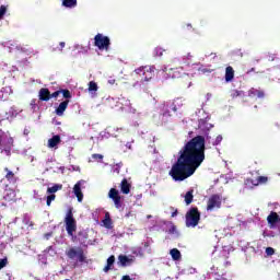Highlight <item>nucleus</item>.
Masks as SVG:
<instances>
[{"label": "nucleus", "mask_w": 280, "mask_h": 280, "mask_svg": "<svg viewBox=\"0 0 280 280\" xmlns=\"http://www.w3.org/2000/svg\"><path fill=\"white\" fill-rule=\"evenodd\" d=\"M118 261L122 266V268H126V266H130L132 264V258H128L126 255H119L118 256Z\"/></svg>", "instance_id": "nucleus-20"}, {"label": "nucleus", "mask_w": 280, "mask_h": 280, "mask_svg": "<svg viewBox=\"0 0 280 280\" xmlns=\"http://www.w3.org/2000/svg\"><path fill=\"white\" fill-rule=\"evenodd\" d=\"M63 222L71 241L79 243L80 246H86L89 242V232H86V230L79 231L77 235L73 234L78 231V221H75V218L73 217V208L68 209Z\"/></svg>", "instance_id": "nucleus-2"}, {"label": "nucleus", "mask_w": 280, "mask_h": 280, "mask_svg": "<svg viewBox=\"0 0 280 280\" xmlns=\"http://www.w3.org/2000/svg\"><path fill=\"white\" fill-rule=\"evenodd\" d=\"M88 49H91V46H89Z\"/></svg>", "instance_id": "nucleus-49"}, {"label": "nucleus", "mask_w": 280, "mask_h": 280, "mask_svg": "<svg viewBox=\"0 0 280 280\" xmlns=\"http://www.w3.org/2000/svg\"><path fill=\"white\" fill-rule=\"evenodd\" d=\"M108 198H110V200H113L114 206L117 209H121V207H124V202L121 201L122 197H121V195H119V190H117L116 188H112L109 190Z\"/></svg>", "instance_id": "nucleus-9"}, {"label": "nucleus", "mask_w": 280, "mask_h": 280, "mask_svg": "<svg viewBox=\"0 0 280 280\" xmlns=\"http://www.w3.org/2000/svg\"><path fill=\"white\" fill-rule=\"evenodd\" d=\"M248 96L249 97H258L259 100H264V97H266V92H264V90H257L255 88H252L248 91Z\"/></svg>", "instance_id": "nucleus-13"}, {"label": "nucleus", "mask_w": 280, "mask_h": 280, "mask_svg": "<svg viewBox=\"0 0 280 280\" xmlns=\"http://www.w3.org/2000/svg\"><path fill=\"white\" fill-rule=\"evenodd\" d=\"M266 255L268 257H272V255H275V248L272 247H267L266 250H265Z\"/></svg>", "instance_id": "nucleus-37"}, {"label": "nucleus", "mask_w": 280, "mask_h": 280, "mask_svg": "<svg viewBox=\"0 0 280 280\" xmlns=\"http://www.w3.org/2000/svg\"><path fill=\"white\" fill-rule=\"evenodd\" d=\"M59 45H60V47H61V49H65V42H61V43H59Z\"/></svg>", "instance_id": "nucleus-45"}, {"label": "nucleus", "mask_w": 280, "mask_h": 280, "mask_svg": "<svg viewBox=\"0 0 280 280\" xmlns=\"http://www.w3.org/2000/svg\"><path fill=\"white\" fill-rule=\"evenodd\" d=\"M187 58H188V60H191V58H194V57L191 56V54H188Z\"/></svg>", "instance_id": "nucleus-46"}, {"label": "nucleus", "mask_w": 280, "mask_h": 280, "mask_svg": "<svg viewBox=\"0 0 280 280\" xmlns=\"http://www.w3.org/2000/svg\"><path fill=\"white\" fill-rule=\"evenodd\" d=\"M115 82H116L115 79L108 80V84H115Z\"/></svg>", "instance_id": "nucleus-44"}, {"label": "nucleus", "mask_w": 280, "mask_h": 280, "mask_svg": "<svg viewBox=\"0 0 280 280\" xmlns=\"http://www.w3.org/2000/svg\"><path fill=\"white\" fill-rule=\"evenodd\" d=\"M60 93H62L61 90L55 91L52 94H50V100H51V97H58V95H60Z\"/></svg>", "instance_id": "nucleus-40"}, {"label": "nucleus", "mask_w": 280, "mask_h": 280, "mask_svg": "<svg viewBox=\"0 0 280 280\" xmlns=\"http://www.w3.org/2000/svg\"><path fill=\"white\" fill-rule=\"evenodd\" d=\"M132 185L128 182L127 178H124L120 183V191L121 194H125L126 196H128V194H130V189H131Z\"/></svg>", "instance_id": "nucleus-15"}, {"label": "nucleus", "mask_w": 280, "mask_h": 280, "mask_svg": "<svg viewBox=\"0 0 280 280\" xmlns=\"http://www.w3.org/2000/svg\"><path fill=\"white\" fill-rule=\"evenodd\" d=\"M170 106L168 105H163V113H162V115H163V117H172V115L170 114Z\"/></svg>", "instance_id": "nucleus-31"}, {"label": "nucleus", "mask_w": 280, "mask_h": 280, "mask_svg": "<svg viewBox=\"0 0 280 280\" xmlns=\"http://www.w3.org/2000/svg\"><path fill=\"white\" fill-rule=\"evenodd\" d=\"M269 60H271V61L275 60V56H272V57L269 56Z\"/></svg>", "instance_id": "nucleus-47"}, {"label": "nucleus", "mask_w": 280, "mask_h": 280, "mask_svg": "<svg viewBox=\"0 0 280 280\" xmlns=\"http://www.w3.org/2000/svg\"><path fill=\"white\" fill-rule=\"evenodd\" d=\"M60 189H62V185L61 184H55L51 187L47 188V194H56V191H60Z\"/></svg>", "instance_id": "nucleus-27"}, {"label": "nucleus", "mask_w": 280, "mask_h": 280, "mask_svg": "<svg viewBox=\"0 0 280 280\" xmlns=\"http://www.w3.org/2000/svg\"><path fill=\"white\" fill-rule=\"evenodd\" d=\"M121 280H132V279L130 278V276L126 275V276H122Z\"/></svg>", "instance_id": "nucleus-42"}, {"label": "nucleus", "mask_w": 280, "mask_h": 280, "mask_svg": "<svg viewBox=\"0 0 280 280\" xmlns=\"http://www.w3.org/2000/svg\"><path fill=\"white\" fill-rule=\"evenodd\" d=\"M61 93H62L65 100H71V97H72L71 91H69V90H61Z\"/></svg>", "instance_id": "nucleus-33"}, {"label": "nucleus", "mask_w": 280, "mask_h": 280, "mask_svg": "<svg viewBox=\"0 0 280 280\" xmlns=\"http://www.w3.org/2000/svg\"><path fill=\"white\" fill-rule=\"evenodd\" d=\"M205 150H207L205 136H196L186 142L168 172L173 180L183 182L194 176L196 170L205 163Z\"/></svg>", "instance_id": "nucleus-1"}, {"label": "nucleus", "mask_w": 280, "mask_h": 280, "mask_svg": "<svg viewBox=\"0 0 280 280\" xmlns=\"http://www.w3.org/2000/svg\"><path fill=\"white\" fill-rule=\"evenodd\" d=\"M38 97L40 102H49L51 100V92H49V89L47 88H42Z\"/></svg>", "instance_id": "nucleus-11"}, {"label": "nucleus", "mask_w": 280, "mask_h": 280, "mask_svg": "<svg viewBox=\"0 0 280 280\" xmlns=\"http://www.w3.org/2000/svg\"><path fill=\"white\" fill-rule=\"evenodd\" d=\"M61 5L63 8L73 9L78 7V0H61Z\"/></svg>", "instance_id": "nucleus-21"}, {"label": "nucleus", "mask_w": 280, "mask_h": 280, "mask_svg": "<svg viewBox=\"0 0 280 280\" xmlns=\"http://www.w3.org/2000/svg\"><path fill=\"white\" fill-rule=\"evenodd\" d=\"M215 280H233V275L222 273L217 276Z\"/></svg>", "instance_id": "nucleus-29"}, {"label": "nucleus", "mask_w": 280, "mask_h": 280, "mask_svg": "<svg viewBox=\"0 0 280 280\" xmlns=\"http://www.w3.org/2000/svg\"><path fill=\"white\" fill-rule=\"evenodd\" d=\"M182 106H183V101H180V100H175V101L171 104L170 108H172V110H173L174 113H176V110H178V108H180Z\"/></svg>", "instance_id": "nucleus-26"}, {"label": "nucleus", "mask_w": 280, "mask_h": 280, "mask_svg": "<svg viewBox=\"0 0 280 280\" xmlns=\"http://www.w3.org/2000/svg\"><path fill=\"white\" fill-rule=\"evenodd\" d=\"M185 205L189 206L191 202H194V189H190L186 192L184 196Z\"/></svg>", "instance_id": "nucleus-23"}, {"label": "nucleus", "mask_w": 280, "mask_h": 280, "mask_svg": "<svg viewBox=\"0 0 280 280\" xmlns=\"http://www.w3.org/2000/svg\"><path fill=\"white\" fill-rule=\"evenodd\" d=\"M68 107L69 100L62 101L55 110L56 115H58V117H62V115H65V110H67Z\"/></svg>", "instance_id": "nucleus-14"}, {"label": "nucleus", "mask_w": 280, "mask_h": 280, "mask_svg": "<svg viewBox=\"0 0 280 280\" xmlns=\"http://www.w3.org/2000/svg\"><path fill=\"white\" fill-rule=\"evenodd\" d=\"M54 200H56V195L47 196V200H46L47 207H51V202H54Z\"/></svg>", "instance_id": "nucleus-32"}, {"label": "nucleus", "mask_w": 280, "mask_h": 280, "mask_svg": "<svg viewBox=\"0 0 280 280\" xmlns=\"http://www.w3.org/2000/svg\"><path fill=\"white\" fill-rule=\"evenodd\" d=\"M66 256L71 261H79V264H85L86 261V254H84V249H82V247H70L66 252Z\"/></svg>", "instance_id": "nucleus-4"}, {"label": "nucleus", "mask_w": 280, "mask_h": 280, "mask_svg": "<svg viewBox=\"0 0 280 280\" xmlns=\"http://www.w3.org/2000/svg\"><path fill=\"white\" fill-rule=\"evenodd\" d=\"M241 95H244V92L243 91H240V90H233L231 92V97L232 100H235L237 97H241Z\"/></svg>", "instance_id": "nucleus-30"}, {"label": "nucleus", "mask_w": 280, "mask_h": 280, "mask_svg": "<svg viewBox=\"0 0 280 280\" xmlns=\"http://www.w3.org/2000/svg\"><path fill=\"white\" fill-rule=\"evenodd\" d=\"M268 176H258L256 179H249V182L252 183V185H254V187H257L259 185H267L268 184Z\"/></svg>", "instance_id": "nucleus-16"}, {"label": "nucleus", "mask_w": 280, "mask_h": 280, "mask_svg": "<svg viewBox=\"0 0 280 280\" xmlns=\"http://www.w3.org/2000/svg\"><path fill=\"white\" fill-rule=\"evenodd\" d=\"M114 264H115V256L112 255L107 258V265L103 269L104 272H108V270L113 268Z\"/></svg>", "instance_id": "nucleus-25"}, {"label": "nucleus", "mask_w": 280, "mask_h": 280, "mask_svg": "<svg viewBox=\"0 0 280 280\" xmlns=\"http://www.w3.org/2000/svg\"><path fill=\"white\" fill-rule=\"evenodd\" d=\"M92 159L94 161H103L104 160V155H102L100 153H94V154H92Z\"/></svg>", "instance_id": "nucleus-35"}, {"label": "nucleus", "mask_w": 280, "mask_h": 280, "mask_svg": "<svg viewBox=\"0 0 280 280\" xmlns=\"http://www.w3.org/2000/svg\"><path fill=\"white\" fill-rule=\"evenodd\" d=\"M200 224V210L198 207H192L186 212V226L196 229Z\"/></svg>", "instance_id": "nucleus-3"}, {"label": "nucleus", "mask_w": 280, "mask_h": 280, "mask_svg": "<svg viewBox=\"0 0 280 280\" xmlns=\"http://www.w3.org/2000/svg\"><path fill=\"white\" fill-rule=\"evenodd\" d=\"M5 12H8V9L5 8V5H1L0 7V21H1V19H3V16H5Z\"/></svg>", "instance_id": "nucleus-36"}, {"label": "nucleus", "mask_w": 280, "mask_h": 280, "mask_svg": "<svg viewBox=\"0 0 280 280\" xmlns=\"http://www.w3.org/2000/svg\"><path fill=\"white\" fill-rule=\"evenodd\" d=\"M14 114L10 115V116H7V119H10V117H13Z\"/></svg>", "instance_id": "nucleus-48"}, {"label": "nucleus", "mask_w": 280, "mask_h": 280, "mask_svg": "<svg viewBox=\"0 0 280 280\" xmlns=\"http://www.w3.org/2000/svg\"><path fill=\"white\" fill-rule=\"evenodd\" d=\"M220 143H222V136H217L214 142H213V145H220Z\"/></svg>", "instance_id": "nucleus-39"}, {"label": "nucleus", "mask_w": 280, "mask_h": 280, "mask_svg": "<svg viewBox=\"0 0 280 280\" xmlns=\"http://www.w3.org/2000/svg\"><path fill=\"white\" fill-rule=\"evenodd\" d=\"M170 255L174 261H180L183 255L180 254V250L178 248H173L170 250Z\"/></svg>", "instance_id": "nucleus-22"}, {"label": "nucleus", "mask_w": 280, "mask_h": 280, "mask_svg": "<svg viewBox=\"0 0 280 280\" xmlns=\"http://www.w3.org/2000/svg\"><path fill=\"white\" fill-rule=\"evenodd\" d=\"M280 221L279 214L275 211H271L270 214L267 217V222L270 226H275Z\"/></svg>", "instance_id": "nucleus-17"}, {"label": "nucleus", "mask_w": 280, "mask_h": 280, "mask_svg": "<svg viewBox=\"0 0 280 280\" xmlns=\"http://www.w3.org/2000/svg\"><path fill=\"white\" fill-rule=\"evenodd\" d=\"M94 47H97L100 51H108V49H110V38L104 34L97 33L94 36Z\"/></svg>", "instance_id": "nucleus-6"}, {"label": "nucleus", "mask_w": 280, "mask_h": 280, "mask_svg": "<svg viewBox=\"0 0 280 280\" xmlns=\"http://www.w3.org/2000/svg\"><path fill=\"white\" fill-rule=\"evenodd\" d=\"M73 194L77 197L79 202L84 200V195L82 194V182H78L73 187Z\"/></svg>", "instance_id": "nucleus-12"}, {"label": "nucleus", "mask_w": 280, "mask_h": 280, "mask_svg": "<svg viewBox=\"0 0 280 280\" xmlns=\"http://www.w3.org/2000/svg\"><path fill=\"white\" fill-rule=\"evenodd\" d=\"M4 178L8 180L9 185H16V182L19 180L16 173L12 172L9 167H4Z\"/></svg>", "instance_id": "nucleus-10"}, {"label": "nucleus", "mask_w": 280, "mask_h": 280, "mask_svg": "<svg viewBox=\"0 0 280 280\" xmlns=\"http://www.w3.org/2000/svg\"><path fill=\"white\" fill-rule=\"evenodd\" d=\"M97 89H98V86H97V83H95V81H90V82H89V89H88V91H89L90 93H95V92H97Z\"/></svg>", "instance_id": "nucleus-28"}, {"label": "nucleus", "mask_w": 280, "mask_h": 280, "mask_svg": "<svg viewBox=\"0 0 280 280\" xmlns=\"http://www.w3.org/2000/svg\"><path fill=\"white\" fill-rule=\"evenodd\" d=\"M235 78V70L233 69V67L228 66L225 68V82H233Z\"/></svg>", "instance_id": "nucleus-18"}, {"label": "nucleus", "mask_w": 280, "mask_h": 280, "mask_svg": "<svg viewBox=\"0 0 280 280\" xmlns=\"http://www.w3.org/2000/svg\"><path fill=\"white\" fill-rule=\"evenodd\" d=\"M103 224L105 229H110V226H113V219H110V214L108 212L105 213V219L103 220Z\"/></svg>", "instance_id": "nucleus-24"}, {"label": "nucleus", "mask_w": 280, "mask_h": 280, "mask_svg": "<svg viewBox=\"0 0 280 280\" xmlns=\"http://www.w3.org/2000/svg\"><path fill=\"white\" fill-rule=\"evenodd\" d=\"M12 148H14V139L5 133H0V152L12 156Z\"/></svg>", "instance_id": "nucleus-5"}, {"label": "nucleus", "mask_w": 280, "mask_h": 280, "mask_svg": "<svg viewBox=\"0 0 280 280\" xmlns=\"http://www.w3.org/2000/svg\"><path fill=\"white\" fill-rule=\"evenodd\" d=\"M178 215V210H175L174 212H172V218H176Z\"/></svg>", "instance_id": "nucleus-43"}, {"label": "nucleus", "mask_w": 280, "mask_h": 280, "mask_svg": "<svg viewBox=\"0 0 280 280\" xmlns=\"http://www.w3.org/2000/svg\"><path fill=\"white\" fill-rule=\"evenodd\" d=\"M165 51V49H163V48H161V47H156L155 49H154V54H155V56H158V57H161V56H163V52Z\"/></svg>", "instance_id": "nucleus-34"}, {"label": "nucleus", "mask_w": 280, "mask_h": 280, "mask_svg": "<svg viewBox=\"0 0 280 280\" xmlns=\"http://www.w3.org/2000/svg\"><path fill=\"white\" fill-rule=\"evenodd\" d=\"M62 139L60 138L59 135L52 136L49 140H48V148H55L57 149L59 143H61Z\"/></svg>", "instance_id": "nucleus-19"}, {"label": "nucleus", "mask_w": 280, "mask_h": 280, "mask_svg": "<svg viewBox=\"0 0 280 280\" xmlns=\"http://www.w3.org/2000/svg\"><path fill=\"white\" fill-rule=\"evenodd\" d=\"M168 233L171 235H174V233H176V225H173L170 230H168Z\"/></svg>", "instance_id": "nucleus-41"}, {"label": "nucleus", "mask_w": 280, "mask_h": 280, "mask_svg": "<svg viewBox=\"0 0 280 280\" xmlns=\"http://www.w3.org/2000/svg\"><path fill=\"white\" fill-rule=\"evenodd\" d=\"M135 73L140 77V82H150L154 78V67H140L135 70Z\"/></svg>", "instance_id": "nucleus-7"}, {"label": "nucleus", "mask_w": 280, "mask_h": 280, "mask_svg": "<svg viewBox=\"0 0 280 280\" xmlns=\"http://www.w3.org/2000/svg\"><path fill=\"white\" fill-rule=\"evenodd\" d=\"M8 266V258H3L0 260V270H3Z\"/></svg>", "instance_id": "nucleus-38"}, {"label": "nucleus", "mask_w": 280, "mask_h": 280, "mask_svg": "<svg viewBox=\"0 0 280 280\" xmlns=\"http://www.w3.org/2000/svg\"><path fill=\"white\" fill-rule=\"evenodd\" d=\"M207 211H215V209H222V195L213 194L207 201Z\"/></svg>", "instance_id": "nucleus-8"}]
</instances>
